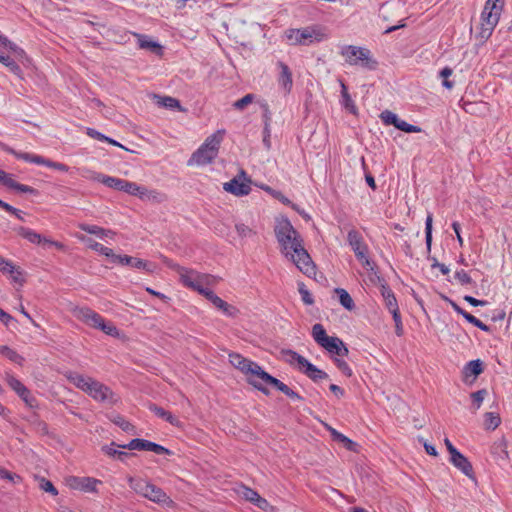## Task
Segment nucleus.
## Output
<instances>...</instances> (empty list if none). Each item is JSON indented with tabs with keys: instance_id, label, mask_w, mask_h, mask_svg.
Listing matches in <instances>:
<instances>
[{
	"instance_id": "obj_51",
	"label": "nucleus",
	"mask_w": 512,
	"mask_h": 512,
	"mask_svg": "<svg viewBox=\"0 0 512 512\" xmlns=\"http://www.w3.org/2000/svg\"><path fill=\"white\" fill-rule=\"evenodd\" d=\"M432 222L433 217L431 213H428L426 222H425V238H426V245L428 250L431 248V242H432Z\"/></svg>"
},
{
	"instance_id": "obj_19",
	"label": "nucleus",
	"mask_w": 512,
	"mask_h": 512,
	"mask_svg": "<svg viewBox=\"0 0 512 512\" xmlns=\"http://www.w3.org/2000/svg\"><path fill=\"white\" fill-rule=\"evenodd\" d=\"M264 384L274 386L276 389H278L279 391L284 393L286 396H288L292 400H298V401L302 400V397L298 393H296L290 387H288L286 384H284L283 382H281L280 380L271 376L268 373L265 375V377L262 381V386Z\"/></svg>"
},
{
	"instance_id": "obj_59",
	"label": "nucleus",
	"mask_w": 512,
	"mask_h": 512,
	"mask_svg": "<svg viewBox=\"0 0 512 512\" xmlns=\"http://www.w3.org/2000/svg\"><path fill=\"white\" fill-rule=\"evenodd\" d=\"M116 425H118L123 431L130 432L134 429L133 425L126 421L121 416H116L113 420Z\"/></svg>"
},
{
	"instance_id": "obj_23",
	"label": "nucleus",
	"mask_w": 512,
	"mask_h": 512,
	"mask_svg": "<svg viewBox=\"0 0 512 512\" xmlns=\"http://www.w3.org/2000/svg\"><path fill=\"white\" fill-rule=\"evenodd\" d=\"M134 36L138 40V46L140 49L149 50L158 56L163 54V47L158 42L153 41L148 36L143 34L135 33Z\"/></svg>"
},
{
	"instance_id": "obj_47",
	"label": "nucleus",
	"mask_w": 512,
	"mask_h": 512,
	"mask_svg": "<svg viewBox=\"0 0 512 512\" xmlns=\"http://www.w3.org/2000/svg\"><path fill=\"white\" fill-rule=\"evenodd\" d=\"M486 395H487V390L486 389H481V390H478V391L473 392L471 394V398H472L473 406H474V411H477L481 407L482 402L485 399Z\"/></svg>"
},
{
	"instance_id": "obj_60",
	"label": "nucleus",
	"mask_w": 512,
	"mask_h": 512,
	"mask_svg": "<svg viewBox=\"0 0 512 512\" xmlns=\"http://www.w3.org/2000/svg\"><path fill=\"white\" fill-rule=\"evenodd\" d=\"M342 96L344 100V105L347 109H349L352 113H355V106L353 104L352 99L350 98L349 94L347 93L346 87L344 84H342Z\"/></svg>"
},
{
	"instance_id": "obj_35",
	"label": "nucleus",
	"mask_w": 512,
	"mask_h": 512,
	"mask_svg": "<svg viewBox=\"0 0 512 512\" xmlns=\"http://www.w3.org/2000/svg\"><path fill=\"white\" fill-rule=\"evenodd\" d=\"M150 441L140 438L132 439L128 444L120 446L122 449L148 451Z\"/></svg>"
},
{
	"instance_id": "obj_13",
	"label": "nucleus",
	"mask_w": 512,
	"mask_h": 512,
	"mask_svg": "<svg viewBox=\"0 0 512 512\" xmlns=\"http://www.w3.org/2000/svg\"><path fill=\"white\" fill-rule=\"evenodd\" d=\"M250 183L251 181L246 178L245 172L241 171L237 177L233 178L229 182L224 183L223 189L233 195L244 196L248 195L251 191Z\"/></svg>"
},
{
	"instance_id": "obj_9",
	"label": "nucleus",
	"mask_w": 512,
	"mask_h": 512,
	"mask_svg": "<svg viewBox=\"0 0 512 512\" xmlns=\"http://www.w3.org/2000/svg\"><path fill=\"white\" fill-rule=\"evenodd\" d=\"M347 241L355 253L358 261L361 262L362 266L367 270L373 269V263L369 260L367 253L368 247L363 242L362 235L355 229H351L347 234Z\"/></svg>"
},
{
	"instance_id": "obj_45",
	"label": "nucleus",
	"mask_w": 512,
	"mask_h": 512,
	"mask_svg": "<svg viewBox=\"0 0 512 512\" xmlns=\"http://www.w3.org/2000/svg\"><path fill=\"white\" fill-rule=\"evenodd\" d=\"M239 494L244 499H246L247 501H249L251 503H255L260 496L255 490H253L249 487H246V486H243L240 488Z\"/></svg>"
},
{
	"instance_id": "obj_38",
	"label": "nucleus",
	"mask_w": 512,
	"mask_h": 512,
	"mask_svg": "<svg viewBox=\"0 0 512 512\" xmlns=\"http://www.w3.org/2000/svg\"><path fill=\"white\" fill-rule=\"evenodd\" d=\"M145 191V186L138 185L135 182L125 181L123 192H126L130 195L137 196L141 199L143 192Z\"/></svg>"
},
{
	"instance_id": "obj_4",
	"label": "nucleus",
	"mask_w": 512,
	"mask_h": 512,
	"mask_svg": "<svg viewBox=\"0 0 512 512\" xmlns=\"http://www.w3.org/2000/svg\"><path fill=\"white\" fill-rule=\"evenodd\" d=\"M222 132L216 133L207 137L204 143L192 154L188 160V165L203 166L210 164L218 155L220 143L222 141Z\"/></svg>"
},
{
	"instance_id": "obj_43",
	"label": "nucleus",
	"mask_w": 512,
	"mask_h": 512,
	"mask_svg": "<svg viewBox=\"0 0 512 512\" xmlns=\"http://www.w3.org/2000/svg\"><path fill=\"white\" fill-rule=\"evenodd\" d=\"M81 175H82V177H84L88 180L96 181V182L103 183V184H105V180L107 178V175H104V174H101V173H98V172H95L93 170L86 169V168L81 170Z\"/></svg>"
},
{
	"instance_id": "obj_25",
	"label": "nucleus",
	"mask_w": 512,
	"mask_h": 512,
	"mask_svg": "<svg viewBox=\"0 0 512 512\" xmlns=\"http://www.w3.org/2000/svg\"><path fill=\"white\" fill-rule=\"evenodd\" d=\"M79 228L89 234L96 235L100 239L110 238L113 239L115 236V232L109 229H104L97 225H89L81 223L79 224Z\"/></svg>"
},
{
	"instance_id": "obj_28",
	"label": "nucleus",
	"mask_w": 512,
	"mask_h": 512,
	"mask_svg": "<svg viewBox=\"0 0 512 512\" xmlns=\"http://www.w3.org/2000/svg\"><path fill=\"white\" fill-rule=\"evenodd\" d=\"M77 238L81 242L85 243L88 248L98 252L101 255H104V256H106L108 258L110 257V255H112V249L103 246L102 244L94 241L91 238L86 237L85 235H78Z\"/></svg>"
},
{
	"instance_id": "obj_26",
	"label": "nucleus",
	"mask_w": 512,
	"mask_h": 512,
	"mask_svg": "<svg viewBox=\"0 0 512 512\" xmlns=\"http://www.w3.org/2000/svg\"><path fill=\"white\" fill-rule=\"evenodd\" d=\"M128 483L131 489H133L138 495L146 498L147 494L149 493L150 488L152 487V483L149 481H146L144 479H135L133 477H130L128 479Z\"/></svg>"
},
{
	"instance_id": "obj_40",
	"label": "nucleus",
	"mask_w": 512,
	"mask_h": 512,
	"mask_svg": "<svg viewBox=\"0 0 512 512\" xmlns=\"http://www.w3.org/2000/svg\"><path fill=\"white\" fill-rule=\"evenodd\" d=\"M312 337L319 346L328 338L326 330L324 329L322 324L316 323L313 325Z\"/></svg>"
},
{
	"instance_id": "obj_57",
	"label": "nucleus",
	"mask_w": 512,
	"mask_h": 512,
	"mask_svg": "<svg viewBox=\"0 0 512 512\" xmlns=\"http://www.w3.org/2000/svg\"><path fill=\"white\" fill-rule=\"evenodd\" d=\"M131 266L134 268H137V269L146 270L147 272H151L153 270L151 263H149L145 260L139 259V258H134V257H133Z\"/></svg>"
},
{
	"instance_id": "obj_11",
	"label": "nucleus",
	"mask_w": 512,
	"mask_h": 512,
	"mask_svg": "<svg viewBox=\"0 0 512 512\" xmlns=\"http://www.w3.org/2000/svg\"><path fill=\"white\" fill-rule=\"evenodd\" d=\"M84 392L99 402L114 404L117 401L114 393L108 386L93 378L90 379Z\"/></svg>"
},
{
	"instance_id": "obj_15",
	"label": "nucleus",
	"mask_w": 512,
	"mask_h": 512,
	"mask_svg": "<svg viewBox=\"0 0 512 512\" xmlns=\"http://www.w3.org/2000/svg\"><path fill=\"white\" fill-rule=\"evenodd\" d=\"M320 346L331 355L346 356L349 352L344 342L340 338L334 336H328Z\"/></svg>"
},
{
	"instance_id": "obj_55",
	"label": "nucleus",
	"mask_w": 512,
	"mask_h": 512,
	"mask_svg": "<svg viewBox=\"0 0 512 512\" xmlns=\"http://www.w3.org/2000/svg\"><path fill=\"white\" fill-rule=\"evenodd\" d=\"M452 73L453 70L449 67H445L440 71V76L444 79L442 84L447 89H451L454 86V83L448 80V77H450Z\"/></svg>"
},
{
	"instance_id": "obj_37",
	"label": "nucleus",
	"mask_w": 512,
	"mask_h": 512,
	"mask_svg": "<svg viewBox=\"0 0 512 512\" xmlns=\"http://www.w3.org/2000/svg\"><path fill=\"white\" fill-rule=\"evenodd\" d=\"M0 63L5 65L13 74L17 76H21L22 71L20 66L16 63L15 59H12L9 56H4L3 54H0Z\"/></svg>"
},
{
	"instance_id": "obj_27",
	"label": "nucleus",
	"mask_w": 512,
	"mask_h": 512,
	"mask_svg": "<svg viewBox=\"0 0 512 512\" xmlns=\"http://www.w3.org/2000/svg\"><path fill=\"white\" fill-rule=\"evenodd\" d=\"M66 379L72 383L74 386H76L78 389L85 391V388L87 387L91 377L79 374L77 372L73 371H67L65 372Z\"/></svg>"
},
{
	"instance_id": "obj_39",
	"label": "nucleus",
	"mask_w": 512,
	"mask_h": 512,
	"mask_svg": "<svg viewBox=\"0 0 512 512\" xmlns=\"http://www.w3.org/2000/svg\"><path fill=\"white\" fill-rule=\"evenodd\" d=\"M0 354L19 365H21L24 361V358L21 355H19L16 351L5 345L0 346Z\"/></svg>"
},
{
	"instance_id": "obj_7",
	"label": "nucleus",
	"mask_w": 512,
	"mask_h": 512,
	"mask_svg": "<svg viewBox=\"0 0 512 512\" xmlns=\"http://www.w3.org/2000/svg\"><path fill=\"white\" fill-rule=\"evenodd\" d=\"M501 12V0L486 1L484 9L481 13L479 38L485 41L491 36L494 28L499 22Z\"/></svg>"
},
{
	"instance_id": "obj_29",
	"label": "nucleus",
	"mask_w": 512,
	"mask_h": 512,
	"mask_svg": "<svg viewBox=\"0 0 512 512\" xmlns=\"http://www.w3.org/2000/svg\"><path fill=\"white\" fill-rule=\"evenodd\" d=\"M149 409L152 412H154L156 416L166 420L171 425L176 426V427L181 426V422L178 420V418H176L174 415H172L170 412L164 410L163 408H161L157 405L151 404L149 406Z\"/></svg>"
},
{
	"instance_id": "obj_32",
	"label": "nucleus",
	"mask_w": 512,
	"mask_h": 512,
	"mask_svg": "<svg viewBox=\"0 0 512 512\" xmlns=\"http://www.w3.org/2000/svg\"><path fill=\"white\" fill-rule=\"evenodd\" d=\"M335 293L339 297L340 304L347 310L352 311L355 308V303L350 294L343 288H336Z\"/></svg>"
},
{
	"instance_id": "obj_50",
	"label": "nucleus",
	"mask_w": 512,
	"mask_h": 512,
	"mask_svg": "<svg viewBox=\"0 0 512 512\" xmlns=\"http://www.w3.org/2000/svg\"><path fill=\"white\" fill-rule=\"evenodd\" d=\"M254 94H246L244 97H242L241 99H238L237 101H235L233 103V107L236 109V110H244L249 104H251L253 101H254Z\"/></svg>"
},
{
	"instance_id": "obj_58",
	"label": "nucleus",
	"mask_w": 512,
	"mask_h": 512,
	"mask_svg": "<svg viewBox=\"0 0 512 512\" xmlns=\"http://www.w3.org/2000/svg\"><path fill=\"white\" fill-rule=\"evenodd\" d=\"M235 228H236L238 235L241 237H248V236H251L254 234L253 230L249 226H247L243 223H237L235 225Z\"/></svg>"
},
{
	"instance_id": "obj_46",
	"label": "nucleus",
	"mask_w": 512,
	"mask_h": 512,
	"mask_svg": "<svg viewBox=\"0 0 512 512\" xmlns=\"http://www.w3.org/2000/svg\"><path fill=\"white\" fill-rule=\"evenodd\" d=\"M380 118L385 125H393L396 127L399 117L392 111L385 110L380 114Z\"/></svg>"
},
{
	"instance_id": "obj_14",
	"label": "nucleus",
	"mask_w": 512,
	"mask_h": 512,
	"mask_svg": "<svg viewBox=\"0 0 512 512\" xmlns=\"http://www.w3.org/2000/svg\"><path fill=\"white\" fill-rule=\"evenodd\" d=\"M72 313L78 320L96 329H98L104 319L100 314L88 307H75Z\"/></svg>"
},
{
	"instance_id": "obj_52",
	"label": "nucleus",
	"mask_w": 512,
	"mask_h": 512,
	"mask_svg": "<svg viewBox=\"0 0 512 512\" xmlns=\"http://www.w3.org/2000/svg\"><path fill=\"white\" fill-rule=\"evenodd\" d=\"M397 129L406 132V133H419L421 132V128L412 124L407 123L406 121L399 118L398 123L396 125Z\"/></svg>"
},
{
	"instance_id": "obj_63",
	"label": "nucleus",
	"mask_w": 512,
	"mask_h": 512,
	"mask_svg": "<svg viewBox=\"0 0 512 512\" xmlns=\"http://www.w3.org/2000/svg\"><path fill=\"white\" fill-rule=\"evenodd\" d=\"M148 451H152L158 455L170 454V451L167 448L151 441L149 443Z\"/></svg>"
},
{
	"instance_id": "obj_3",
	"label": "nucleus",
	"mask_w": 512,
	"mask_h": 512,
	"mask_svg": "<svg viewBox=\"0 0 512 512\" xmlns=\"http://www.w3.org/2000/svg\"><path fill=\"white\" fill-rule=\"evenodd\" d=\"M180 276V281L184 286L205 295L209 289L208 286H214L218 283V278L210 274L199 273L195 270L187 269L179 265L172 266Z\"/></svg>"
},
{
	"instance_id": "obj_42",
	"label": "nucleus",
	"mask_w": 512,
	"mask_h": 512,
	"mask_svg": "<svg viewBox=\"0 0 512 512\" xmlns=\"http://www.w3.org/2000/svg\"><path fill=\"white\" fill-rule=\"evenodd\" d=\"M81 175H82V177H84L88 180L96 181V182L103 183V184H105V180L107 178V175H104V174H101V173H98V172H95L93 170L86 169V168L81 170Z\"/></svg>"
},
{
	"instance_id": "obj_64",
	"label": "nucleus",
	"mask_w": 512,
	"mask_h": 512,
	"mask_svg": "<svg viewBox=\"0 0 512 512\" xmlns=\"http://www.w3.org/2000/svg\"><path fill=\"white\" fill-rule=\"evenodd\" d=\"M455 278L461 283V284H470L471 283V277L468 275V273L465 270H459L455 273Z\"/></svg>"
},
{
	"instance_id": "obj_16",
	"label": "nucleus",
	"mask_w": 512,
	"mask_h": 512,
	"mask_svg": "<svg viewBox=\"0 0 512 512\" xmlns=\"http://www.w3.org/2000/svg\"><path fill=\"white\" fill-rule=\"evenodd\" d=\"M99 480L90 477H71L68 479V485L84 492H95Z\"/></svg>"
},
{
	"instance_id": "obj_48",
	"label": "nucleus",
	"mask_w": 512,
	"mask_h": 512,
	"mask_svg": "<svg viewBox=\"0 0 512 512\" xmlns=\"http://www.w3.org/2000/svg\"><path fill=\"white\" fill-rule=\"evenodd\" d=\"M469 323L473 324L474 326L478 327L479 329L485 331V332H489L490 331V327L488 325H486L485 323H483L482 321H480L479 319H477L475 316H473L472 314L468 313L467 311H465L462 315Z\"/></svg>"
},
{
	"instance_id": "obj_18",
	"label": "nucleus",
	"mask_w": 512,
	"mask_h": 512,
	"mask_svg": "<svg viewBox=\"0 0 512 512\" xmlns=\"http://www.w3.org/2000/svg\"><path fill=\"white\" fill-rule=\"evenodd\" d=\"M0 184H2L5 187L15 189L22 193H30V194H37V191L32 188L31 186L20 184L16 182L11 174L6 173L4 170L0 169Z\"/></svg>"
},
{
	"instance_id": "obj_22",
	"label": "nucleus",
	"mask_w": 512,
	"mask_h": 512,
	"mask_svg": "<svg viewBox=\"0 0 512 512\" xmlns=\"http://www.w3.org/2000/svg\"><path fill=\"white\" fill-rule=\"evenodd\" d=\"M450 462L469 478H473V468L469 460L459 451L450 456Z\"/></svg>"
},
{
	"instance_id": "obj_53",
	"label": "nucleus",
	"mask_w": 512,
	"mask_h": 512,
	"mask_svg": "<svg viewBox=\"0 0 512 512\" xmlns=\"http://www.w3.org/2000/svg\"><path fill=\"white\" fill-rule=\"evenodd\" d=\"M0 479L8 480L14 484L21 482V477L15 473H11L8 470L0 466Z\"/></svg>"
},
{
	"instance_id": "obj_56",
	"label": "nucleus",
	"mask_w": 512,
	"mask_h": 512,
	"mask_svg": "<svg viewBox=\"0 0 512 512\" xmlns=\"http://www.w3.org/2000/svg\"><path fill=\"white\" fill-rule=\"evenodd\" d=\"M98 329L110 336L118 335V329L116 326H114L112 323H106L104 319L102 320V324H100Z\"/></svg>"
},
{
	"instance_id": "obj_62",
	"label": "nucleus",
	"mask_w": 512,
	"mask_h": 512,
	"mask_svg": "<svg viewBox=\"0 0 512 512\" xmlns=\"http://www.w3.org/2000/svg\"><path fill=\"white\" fill-rule=\"evenodd\" d=\"M14 265L11 261L0 256V271L3 273L14 272Z\"/></svg>"
},
{
	"instance_id": "obj_12",
	"label": "nucleus",
	"mask_w": 512,
	"mask_h": 512,
	"mask_svg": "<svg viewBox=\"0 0 512 512\" xmlns=\"http://www.w3.org/2000/svg\"><path fill=\"white\" fill-rule=\"evenodd\" d=\"M84 392L99 402L114 404L117 401L114 393L108 386L93 378L90 379Z\"/></svg>"
},
{
	"instance_id": "obj_2",
	"label": "nucleus",
	"mask_w": 512,
	"mask_h": 512,
	"mask_svg": "<svg viewBox=\"0 0 512 512\" xmlns=\"http://www.w3.org/2000/svg\"><path fill=\"white\" fill-rule=\"evenodd\" d=\"M229 362L236 369L245 374L249 384L264 393H268V391L262 386V381L267 372L264 371L260 365L247 358H244L238 353H230Z\"/></svg>"
},
{
	"instance_id": "obj_21",
	"label": "nucleus",
	"mask_w": 512,
	"mask_h": 512,
	"mask_svg": "<svg viewBox=\"0 0 512 512\" xmlns=\"http://www.w3.org/2000/svg\"><path fill=\"white\" fill-rule=\"evenodd\" d=\"M204 297L227 316H234L237 312V309L234 306L225 302L223 299L214 294V292L210 289L205 292Z\"/></svg>"
},
{
	"instance_id": "obj_1",
	"label": "nucleus",
	"mask_w": 512,
	"mask_h": 512,
	"mask_svg": "<svg viewBox=\"0 0 512 512\" xmlns=\"http://www.w3.org/2000/svg\"><path fill=\"white\" fill-rule=\"evenodd\" d=\"M274 232L281 252L289 257L305 275H314L315 265L303 246L300 234L294 229L291 222L285 217L276 218Z\"/></svg>"
},
{
	"instance_id": "obj_41",
	"label": "nucleus",
	"mask_w": 512,
	"mask_h": 512,
	"mask_svg": "<svg viewBox=\"0 0 512 512\" xmlns=\"http://www.w3.org/2000/svg\"><path fill=\"white\" fill-rule=\"evenodd\" d=\"M501 423V419L498 414L493 412H487L484 415V425L486 429L494 430Z\"/></svg>"
},
{
	"instance_id": "obj_17",
	"label": "nucleus",
	"mask_w": 512,
	"mask_h": 512,
	"mask_svg": "<svg viewBox=\"0 0 512 512\" xmlns=\"http://www.w3.org/2000/svg\"><path fill=\"white\" fill-rule=\"evenodd\" d=\"M146 498L158 505L173 508L175 502L158 486L152 485Z\"/></svg>"
},
{
	"instance_id": "obj_20",
	"label": "nucleus",
	"mask_w": 512,
	"mask_h": 512,
	"mask_svg": "<svg viewBox=\"0 0 512 512\" xmlns=\"http://www.w3.org/2000/svg\"><path fill=\"white\" fill-rule=\"evenodd\" d=\"M279 69L278 84L285 93H289L293 86L292 72L287 64L282 61L277 63Z\"/></svg>"
},
{
	"instance_id": "obj_33",
	"label": "nucleus",
	"mask_w": 512,
	"mask_h": 512,
	"mask_svg": "<svg viewBox=\"0 0 512 512\" xmlns=\"http://www.w3.org/2000/svg\"><path fill=\"white\" fill-rule=\"evenodd\" d=\"M154 98L156 99V104L160 107H165V108H168V109H180L181 110V106H180V102L176 99V98H173V97H170V96H154Z\"/></svg>"
},
{
	"instance_id": "obj_10",
	"label": "nucleus",
	"mask_w": 512,
	"mask_h": 512,
	"mask_svg": "<svg viewBox=\"0 0 512 512\" xmlns=\"http://www.w3.org/2000/svg\"><path fill=\"white\" fill-rule=\"evenodd\" d=\"M5 150L8 153L15 156L16 158L21 159L26 162H29V163H33V164H37V165H44L49 168L59 170L61 172H67L69 170V167L67 165L60 163V162L51 161V160L46 159L40 155L16 151L13 148H9V147H7Z\"/></svg>"
},
{
	"instance_id": "obj_31",
	"label": "nucleus",
	"mask_w": 512,
	"mask_h": 512,
	"mask_svg": "<svg viewBox=\"0 0 512 512\" xmlns=\"http://www.w3.org/2000/svg\"><path fill=\"white\" fill-rule=\"evenodd\" d=\"M167 197L164 193L157 190H150L145 187V191L142 194L141 200L149 201L152 203H162L166 201Z\"/></svg>"
},
{
	"instance_id": "obj_44",
	"label": "nucleus",
	"mask_w": 512,
	"mask_h": 512,
	"mask_svg": "<svg viewBox=\"0 0 512 512\" xmlns=\"http://www.w3.org/2000/svg\"><path fill=\"white\" fill-rule=\"evenodd\" d=\"M7 383L19 396L27 394V388L15 377L9 376L7 378Z\"/></svg>"
},
{
	"instance_id": "obj_34",
	"label": "nucleus",
	"mask_w": 512,
	"mask_h": 512,
	"mask_svg": "<svg viewBox=\"0 0 512 512\" xmlns=\"http://www.w3.org/2000/svg\"><path fill=\"white\" fill-rule=\"evenodd\" d=\"M18 234L33 244L42 243V236L29 228L20 227L18 229Z\"/></svg>"
},
{
	"instance_id": "obj_49",
	"label": "nucleus",
	"mask_w": 512,
	"mask_h": 512,
	"mask_svg": "<svg viewBox=\"0 0 512 512\" xmlns=\"http://www.w3.org/2000/svg\"><path fill=\"white\" fill-rule=\"evenodd\" d=\"M125 181L126 180H123V179H120V178L107 176L104 185H106L109 188H113L115 190H118V191H123Z\"/></svg>"
},
{
	"instance_id": "obj_6",
	"label": "nucleus",
	"mask_w": 512,
	"mask_h": 512,
	"mask_svg": "<svg viewBox=\"0 0 512 512\" xmlns=\"http://www.w3.org/2000/svg\"><path fill=\"white\" fill-rule=\"evenodd\" d=\"M285 37L290 45H311L327 38L325 30L320 26H307L302 29H288Z\"/></svg>"
},
{
	"instance_id": "obj_36",
	"label": "nucleus",
	"mask_w": 512,
	"mask_h": 512,
	"mask_svg": "<svg viewBox=\"0 0 512 512\" xmlns=\"http://www.w3.org/2000/svg\"><path fill=\"white\" fill-rule=\"evenodd\" d=\"M0 44L8 48L13 53L16 60L22 63L24 62V60H27L25 51L22 48L18 47L15 43L11 42L9 39L8 42Z\"/></svg>"
},
{
	"instance_id": "obj_54",
	"label": "nucleus",
	"mask_w": 512,
	"mask_h": 512,
	"mask_svg": "<svg viewBox=\"0 0 512 512\" xmlns=\"http://www.w3.org/2000/svg\"><path fill=\"white\" fill-rule=\"evenodd\" d=\"M109 258L111 259V261L113 263H119L121 265H130L131 266V263L133 261V257L128 256V255H116L113 251H112V255H110Z\"/></svg>"
},
{
	"instance_id": "obj_5",
	"label": "nucleus",
	"mask_w": 512,
	"mask_h": 512,
	"mask_svg": "<svg viewBox=\"0 0 512 512\" xmlns=\"http://www.w3.org/2000/svg\"><path fill=\"white\" fill-rule=\"evenodd\" d=\"M281 356L286 363L302 372L315 382L328 378V374L326 372L317 368L305 357L301 356L293 350H282Z\"/></svg>"
},
{
	"instance_id": "obj_61",
	"label": "nucleus",
	"mask_w": 512,
	"mask_h": 512,
	"mask_svg": "<svg viewBox=\"0 0 512 512\" xmlns=\"http://www.w3.org/2000/svg\"><path fill=\"white\" fill-rule=\"evenodd\" d=\"M335 362H336V366L338 367V369L344 375H346L347 377H350L352 375V370H351V368L349 367V365L347 364L346 361L341 360V359H335Z\"/></svg>"
},
{
	"instance_id": "obj_30",
	"label": "nucleus",
	"mask_w": 512,
	"mask_h": 512,
	"mask_svg": "<svg viewBox=\"0 0 512 512\" xmlns=\"http://www.w3.org/2000/svg\"><path fill=\"white\" fill-rule=\"evenodd\" d=\"M120 446L121 445H118L115 442H112L110 445L103 446L102 450L106 455H108L110 457H114L121 461H125V459L127 457L131 456V454L121 451V450H118L117 448H121Z\"/></svg>"
},
{
	"instance_id": "obj_24",
	"label": "nucleus",
	"mask_w": 512,
	"mask_h": 512,
	"mask_svg": "<svg viewBox=\"0 0 512 512\" xmlns=\"http://www.w3.org/2000/svg\"><path fill=\"white\" fill-rule=\"evenodd\" d=\"M483 372V363L481 360H472L468 362L463 368V380L465 382L469 381L471 377V381L473 382L475 378Z\"/></svg>"
},
{
	"instance_id": "obj_8",
	"label": "nucleus",
	"mask_w": 512,
	"mask_h": 512,
	"mask_svg": "<svg viewBox=\"0 0 512 512\" xmlns=\"http://www.w3.org/2000/svg\"><path fill=\"white\" fill-rule=\"evenodd\" d=\"M340 54L352 66H360L368 70H375L378 66V62L372 57L371 51L364 47L346 45L342 47Z\"/></svg>"
}]
</instances>
